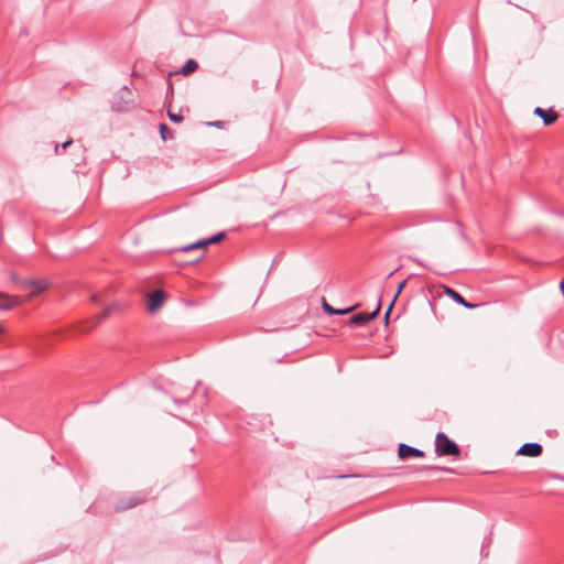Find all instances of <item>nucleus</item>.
<instances>
[{
	"label": "nucleus",
	"mask_w": 564,
	"mask_h": 564,
	"mask_svg": "<svg viewBox=\"0 0 564 564\" xmlns=\"http://www.w3.org/2000/svg\"><path fill=\"white\" fill-rule=\"evenodd\" d=\"M322 307L328 315H335V313H337V308H334L332 305H329L324 297L322 299Z\"/></svg>",
	"instance_id": "nucleus-16"
},
{
	"label": "nucleus",
	"mask_w": 564,
	"mask_h": 564,
	"mask_svg": "<svg viewBox=\"0 0 564 564\" xmlns=\"http://www.w3.org/2000/svg\"><path fill=\"white\" fill-rule=\"evenodd\" d=\"M542 451V445L539 443H525L517 451V454L528 457H539Z\"/></svg>",
	"instance_id": "nucleus-6"
},
{
	"label": "nucleus",
	"mask_w": 564,
	"mask_h": 564,
	"mask_svg": "<svg viewBox=\"0 0 564 564\" xmlns=\"http://www.w3.org/2000/svg\"><path fill=\"white\" fill-rule=\"evenodd\" d=\"M72 143H73V140H70V139H69V140H67V141H65V142H63L62 144L53 143L54 152H55L56 154H58V153H59V148H62V149H66V148H67V147H69Z\"/></svg>",
	"instance_id": "nucleus-17"
},
{
	"label": "nucleus",
	"mask_w": 564,
	"mask_h": 564,
	"mask_svg": "<svg viewBox=\"0 0 564 564\" xmlns=\"http://www.w3.org/2000/svg\"><path fill=\"white\" fill-rule=\"evenodd\" d=\"M356 306H350V307H346V308H337V313H335V315H346L348 313H350L351 311L355 310Z\"/></svg>",
	"instance_id": "nucleus-20"
},
{
	"label": "nucleus",
	"mask_w": 564,
	"mask_h": 564,
	"mask_svg": "<svg viewBox=\"0 0 564 564\" xmlns=\"http://www.w3.org/2000/svg\"><path fill=\"white\" fill-rule=\"evenodd\" d=\"M121 94H122V98L126 99V102H129L131 100L130 99L131 91L127 86L122 87Z\"/></svg>",
	"instance_id": "nucleus-19"
},
{
	"label": "nucleus",
	"mask_w": 564,
	"mask_h": 564,
	"mask_svg": "<svg viewBox=\"0 0 564 564\" xmlns=\"http://www.w3.org/2000/svg\"><path fill=\"white\" fill-rule=\"evenodd\" d=\"M117 307L116 304H111L105 307L102 312V317H107L115 308Z\"/></svg>",
	"instance_id": "nucleus-21"
},
{
	"label": "nucleus",
	"mask_w": 564,
	"mask_h": 564,
	"mask_svg": "<svg viewBox=\"0 0 564 564\" xmlns=\"http://www.w3.org/2000/svg\"><path fill=\"white\" fill-rule=\"evenodd\" d=\"M380 308H381V300L379 297L378 305L372 313H357L349 318L348 324L349 325H364V324L368 323L369 321L373 319L378 315Z\"/></svg>",
	"instance_id": "nucleus-4"
},
{
	"label": "nucleus",
	"mask_w": 564,
	"mask_h": 564,
	"mask_svg": "<svg viewBox=\"0 0 564 564\" xmlns=\"http://www.w3.org/2000/svg\"><path fill=\"white\" fill-rule=\"evenodd\" d=\"M202 248H206L205 239H202V240H198V241H196L194 243L181 247L178 250L182 251V252H188L191 250L202 249Z\"/></svg>",
	"instance_id": "nucleus-12"
},
{
	"label": "nucleus",
	"mask_w": 564,
	"mask_h": 564,
	"mask_svg": "<svg viewBox=\"0 0 564 564\" xmlns=\"http://www.w3.org/2000/svg\"><path fill=\"white\" fill-rule=\"evenodd\" d=\"M167 115L170 120L173 122L180 123L183 121V116L181 113H174L171 110H169Z\"/></svg>",
	"instance_id": "nucleus-18"
},
{
	"label": "nucleus",
	"mask_w": 564,
	"mask_h": 564,
	"mask_svg": "<svg viewBox=\"0 0 564 564\" xmlns=\"http://www.w3.org/2000/svg\"><path fill=\"white\" fill-rule=\"evenodd\" d=\"M90 300H91V302L97 303L98 302V295L97 294H93Z\"/></svg>",
	"instance_id": "nucleus-24"
},
{
	"label": "nucleus",
	"mask_w": 564,
	"mask_h": 564,
	"mask_svg": "<svg viewBox=\"0 0 564 564\" xmlns=\"http://www.w3.org/2000/svg\"><path fill=\"white\" fill-rule=\"evenodd\" d=\"M11 279L14 283L19 284L20 285V281H22L23 279H20L18 278V275L15 273H12L11 274Z\"/></svg>",
	"instance_id": "nucleus-22"
},
{
	"label": "nucleus",
	"mask_w": 564,
	"mask_h": 564,
	"mask_svg": "<svg viewBox=\"0 0 564 564\" xmlns=\"http://www.w3.org/2000/svg\"><path fill=\"white\" fill-rule=\"evenodd\" d=\"M174 402H185V400H177V399H174Z\"/></svg>",
	"instance_id": "nucleus-27"
},
{
	"label": "nucleus",
	"mask_w": 564,
	"mask_h": 564,
	"mask_svg": "<svg viewBox=\"0 0 564 564\" xmlns=\"http://www.w3.org/2000/svg\"><path fill=\"white\" fill-rule=\"evenodd\" d=\"M533 113L541 117L545 126L552 124L557 119V113L553 109L544 110L541 107H536Z\"/></svg>",
	"instance_id": "nucleus-9"
},
{
	"label": "nucleus",
	"mask_w": 564,
	"mask_h": 564,
	"mask_svg": "<svg viewBox=\"0 0 564 564\" xmlns=\"http://www.w3.org/2000/svg\"><path fill=\"white\" fill-rule=\"evenodd\" d=\"M398 456L399 458L401 459H406L411 456H414V457H423L424 456V452L419 449V448H415V447H412L408 444H400L399 447H398Z\"/></svg>",
	"instance_id": "nucleus-7"
},
{
	"label": "nucleus",
	"mask_w": 564,
	"mask_h": 564,
	"mask_svg": "<svg viewBox=\"0 0 564 564\" xmlns=\"http://www.w3.org/2000/svg\"><path fill=\"white\" fill-rule=\"evenodd\" d=\"M48 284L41 279H24L20 281V289L31 290L32 294L42 293L47 289Z\"/></svg>",
	"instance_id": "nucleus-3"
},
{
	"label": "nucleus",
	"mask_w": 564,
	"mask_h": 564,
	"mask_svg": "<svg viewBox=\"0 0 564 564\" xmlns=\"http://www.w3.org/2000/svg\"><path fill=\"white\" fill-rule=\"evenodd\" d=\"M3 333V327L0 325V334Z\"/></svg>",
	"instance_id": "nucleus-28"
},
{
	"label": "nucleus",
	"mask_w": 564,
	"mask_h": 564,
	"mask_svg": "<svg viewBox=\"0 0 564 564\" xmlns=\"http://www.w3.org/2000/svg\"><path fill=\"white\" fill-rule=\"evenodd\" d=\"M437 467H434V466H426V467H423L422 470H436Z\"/></svg>",
	"instance_id": "nucleus-23"
},
{
	"label": "nucleus",
	"mask_w": 564,
	"mask_h": 564,
	"mask_svg": "<svg viewBox=\"0 0 564 564\" xmlns=\"http://www.w3.org/2000/svg\"><path fill=\"white\" fill-rule=\"evenodd\" d=\"M213 124L216 126V127H221L223 122L221 121H216Z\"/></svg>",
	"instance_id": "nucleus-26"
},
{
	"label": "nucleus",
	"mask_w": 564,
	"mask_h": 564,
	"mask_svg": "<svg viewBox=\"0 0 564 564\" xmlns=\"http://www.w3.org/2000/svg\"><path fill=\"white\" fill-rule=\"evenodd\" d=\"M226 237V232L225 231H220L214 236H212L210 238H207L205 239V242H206V247L212 245V243H216V242H219L220 240H223L224 238Z\"/></svg>",
	"instance_id": "nucleus-14"
},
{
	"label": "nucleus",
	"mask_w": 564,
	"mask_h": 564,
	"mask_svg": "<svg viewBox=\"0 0 564 564\" xmlns=\"http://www.w3.org/2000/svg\"><path fill=\"white\" fill-rule=\"evenodd\" d=\"M405 283H406L405 281H402V282L399 284L398 290H397V293H395V295H394V297H393L392 302L390 303V305H389V307H388V310H387V312H386V319H388L389 314H390V312L392 311L393 304H394V302H395L397 297L399 296V294L401 293V291L403 290V288H404Z\"/></svg>",
	"instance_id": "nucleus-13"
},
{
	"label": "nucleus",
	"mask_w": 564,
	"mask_h": 564,
	"mask_svg": "<svg viewBox=\"0 0 564 564\" xmlns=\"http://www.w3.org/2000/svg\"><path fill=\"white\" fill-rule=\"evenodd\" d=\"M21 303L20 296H12L4 293H0V310H10Z\"/></svg>",
	"instance_id": "nucleus-10"
},
{
	"label": "nucleus",
	"mask_w": 564,
	"mask_h": 564,
	"mask_svg": "<svg viewBox=\"0 0 564 564\" xmlns=\"http://www.w3.org/2000/svg\"><path fill=\"white\" fill-rule=\"evenodd\" d=\"M435 453L437 456H458L460 449L445 433L438 432L435 436Z\"/></svg>",
	"instance_id": "nucleus-1"
},
{
	"label": "nucleus",
	"mask_w": 564,
	"mask_h": 564,
	"mask_svg": "<svg viewBox=\"0 0 564 564\" xmlns=\"http://www.w3.org/2000/svg\"><path fill=\"white\" fill-rule=\"evenodd\" d=\"M112 107H113V109H116V110H118V111L122 110V108H121L120 106L116 105V104H113V106H112Z\"/></svg>",
	"instance_id": "nucleus-25"
},
{
	"label": "nucleus",
	"mask_w": 564,
	"mask_h": 564,
	"mask_svg": "<svg viewBox=\"0 0 564 564\" xmlns=\"http://www.w3.org/2000/svg\"><path fill=\"white\" fill-rule=\"evenodd\" d=\"M144 501H145V498L141 497L140 495H137V494L129 495V496L120 498L117 501V503L115 506V510L116 511H124V510L134 508V507L143 503Z\"/></svg>",
	"instance_id": "nucleus-2"
},
{
	"label": "nucleus",
	"mask_w": 564,
	"mask_h": 564,
	"mask_svg": "<svg viewBox=\"0 0 564 564\" xmlns=\"http://www.w3.org/2000/svg\"><path fill=\"white\" fill-rule=\"evenodd\" d=\"M444 292L455 303L460 304V305H463L464 307H466L468 310H473V308L477 307V304H473V303L467 302L458 292H456L455 290H453V289H451L448 286H444Z\"/></svg>",
	"instance_id": "nucleus-8"
},
{
	"label": "nucleus",
	"mask_w": 564,
	"mask_h": 564,
	"mask_svg": "<svg viewBox=\"0 0 564 564\" xmlns=\"http://www.w3.org/2000/svg\"><path fill=\"white\" fill-rule=\"evenodd\" d=\"M160 133H161V137H162V139L164 141L169 140V139H172V132L169 129V127L166 124H164V123L160 124Z\"/></svg>",
	"instance_id": "nucleus-15"
},
{
	"label": "nucleus",
	"mask_w": 564,
	"mask_h": 564,
	"mask_svg": "<svg viewBox=\"0 0 564 564\" xmlns=\"http://www.w3.org/2000/svg\"><path fill=\"white\" fill-rule=\"evenodd\" d=\"M197 68H198V63L194 59H188L181 68V73L183 75H189V74L194 73Z\"/></svg>",
	"instance_id": "nucleus-11"
},
{
	"label": "nucleus",
	"mask_w": 564,
	"mask_h": 564,
	"mask_svg": "<svg viewBox=\"0 0 564 564\" xmlns=\"http://www.w3.org/2000/svg\"><path fill=\"white\" fill-rule=\"evenodd\" d=\"M165 299H166V295L161 290H155V291L149 293L148 310L150 312L158 311L163 305Z\"/></svg>",
	"instance_id": "nucleus-5"
}]
</instances>
